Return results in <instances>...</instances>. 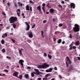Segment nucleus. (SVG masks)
Here are the masks:
<instances>
[{"instance_id":"obj_1","label":"nucleus","mask_w":80,"mask_h":80,"mask_svg":"<svg viewBox=\"0 0 80 80\" xmlns=\"http://www.w3.org/2000/svg\"><path fill=\"white\" fill-rule=\"evenodd\" d=\"M9 21L10 22V23H14V22L17 21V18L16 17H11L9 19Z\"/></svg>"},{"instance_id":"obj_2","label":"nucleus","mask_w":80,"mask_h":80,"mask_svg":"<svg viewBox=\"0 0 80 80\" xmlns=\"http://www.w3.org/2000/svg\"><path fill=\"white\" fill-rule=\"evenodd\" d=\"M75 27L73 28V30L75 32H79L80 31V26L76 24L74 25Z\"/></svg>"},{"instance_id":"obj_3","label":"nucleus","mask_w":80,"mask_h":80,"mask_svg":"<svg viewBox=\"0 0 80 80\" xmlns=\"http://www.w3.org/2000/svg\"><path fill=\"white\" fill-rule=\"evenodd\" d=\"M49 66H50L49 64H48L47 63H44L43 64V65H39L38 68H46V67H49Z\"/></svg>"},{"instance_id":"obj_4","label":"nucleus","mask_w":80,"mask_h":80,"mask_svg":"<svg viewBox=\"0 0 80 80\" xmlns=\"http://www.w3.org/2000/svg\"><path fill=\"white\" fill-rule=\"evenodd\" d=\"M28 35L29 38H33V32L31 31H30L28 33Z\"/></svg>"},{"instance_id":"obj_5","label":"nucleus","mask_w":80,"mask_h":80,"mask_svg":"<svg viewBox=\"0 0 80 80\" xmlns=\"http://www.w3.org/2000/svg\"><path fill=\"white\" fill-rule=\"evenodd\" d=\"M25 23L26 25V27L27 28L26 29V30H30V25H29V24H28V23L27 22H25Z\"/></svg>"},{"instance_id":"obj_6","label":"nucleus","mask_w":80,"mask_h":80,"mask_svg":"<svg viewBox=\"0 0 80 80\" xmlns=\"http://www.w3.org/2000/svg\"><path fill=\"white\" fill-rule=\"evenodd\" d=\"M23 62H24V61L22 59H21L19 60V63H20L21 64V65H22V68H24V67H23Z\"/></svg>"},{"instance_id":"obj_7","label":"nucleus","mask_w":80,"mask_h":80,"mask_svg":"<svg viewBox=\"0 0 80 80\" xmlns=\"http://www.w3.org/2000/svg\"><path fill=\"white\" fill-rule=\"evenodd\" d=\"M74 70L73 67V66L70 65L69 67L68 72H70V71H72V70Z\"/></svg>"},{"instance_id":"obj_8","label":"nucleus","mask_w":80,"mask_h":80,"mask_svg":"<svg viewBox=\"0 0 80 80\" xmlns=\"http://www.w3.org/2000/svg\"><path fill=\"white\" fill-rule=\"evenodd\" d=\"M18 72L17 71L15 72L13 74V76H14L16 77H18Z\"/></svg>"},{"instance_id":"obj_9","label":"nucleus","mask_w":80,"mask_h":80,"mask_svg":"<svg viewBox=\"0 0 80 80\" xmlns=\"http://www.w3.org/2000/svg\"><path fill=\"white\" fill-rule=\"evenodd\" d=\"M70 6L71 8H75V4L73 3H71Z\"/></svg>"},{"instance_id":"obj_10","label":"nucleus","mask_w":80,"mask_h":80,"mask_svg":"<svg viewBox=\"0 0 80 80\" xmlns=\"http://www.w3.org/2000/svg\"><path fill=\"white\" fill-rule=\"evenodd\" d=\"M55 11V10L53 9V8H51L49 10L50 13H54V11Z\"/></svg>"},{"instance_id":"obj_11","label":"nucleus","mask_w":80,"mask_h":80,"mask_svg":"<svg viewBox=\"0 0 80 80\" xmlns=\"http://www.w3.org/2000/svg\"><path fill=\"white\" fill-rule=\"evenodd\" d=\"M37 9L40 12L42 13V11H41V6H39L37 7Z\"/></svg>"},{"instance_id":"obj_12","label":"nucleus","mask_w":80,"mask_h":80,"mask_svg":"<svg viewBox=\"0 0 80 80\" xmlns=\"http://www.w3.org/2000/svg\"><path fill=\"white\" fill-rule=\"evenodd\" d=\"M18 3L19 7H22V6H23V4L22 3H21V2H18Z\"/></svg>"},{"instance_id":"obj_13","label":"nucleus","mask_w":80,"mask_h":80,"mask_svg":"<svg viewBox=\"0 0 80 80\" xmlns=\"http://www.w3.org/2000/svg\"><path fill=\"white\" fill-rule=\"evenodd\" d=\"M24 77L26 79L29 78V75L28 74H25L24 75Z\"/></svg>"},{"instance_id":"obj_14","label":"nucleus","mask_w":80,"mask_h":80,"mask_svg":"<svg viewBox=\"0 0 80 80\" xmlns=\"http://www.w3.org/2000/svg\"><path fill=\"white\" fill-rule=\"evenodd\" d=\"M26 10L28 11H29L30 10V8H29V5H27V6H26Z\"/></svg>"},{"instance_id":"obj_15","label":"nucleus","mask_w":80,"mask_h":80,"mask_svg":"<svg viewBox=\"0 0 80 80\" xmlns=\"http://www.w3.org/2000/svg\"><path fill=\"white\" fill-rule=\"evenodd\" d=\"M18 78H19L20 80H22V78L23 77V76L22 75H20L19 77L18 76V77H17Z\"/></svg>"},{"instance_id":"obj_16","label":"nucleus","mask_w":80,"mask_h":80,"mask_svg":"<svg viewBox=\"0 0 80 80\" xmlns=\"http://www.w3.org/2000/svg\"><path fill=\"white\" fill-rule=\"evenodd\" d=\"M75 45L76 46H77V45H80V42H79V41H76L75 42Z\"/></svg>"},{"instance_id":"obj_17","label":"nucleus","mask_w":80,"mask_h":80,"mask_svg":"<svg viewBox=\"0 0 80 80\" xmlns=\"http://www.w3.org/2000/svg\"><path fill=\"white\" fill-rule=\"evenodd\" d=\"M34 73H35V74H36V75H40V72L38 71V72H33Z\"/></svg>"},{"instance_id":"obj_18","label":"nucleus","mask_w":80,"mask_h":80,"mask_svg":"<svg viewBox=\"0 0 80 80\" xmlns=\"http://www.w3.org/2000/svg\"><path fill=\"white\" fill-rule=\"evenodd\" d=\"M51 75H52V74H50V73L47 74L46 75H45V77H48V76H51Z\"/></svg>"},{"instance_id":"obj_19","label":"nucleus","mask_w":80,"mask_h":80,"mask_svg":"<svg viewBox=\"0 0 80 80\" xmlns=\"http://www.w3.org/2000/svg\"><path fill=\"white\" fill-rule=\"evenodd\" d=\"M13 25V28H16V24L13 23H12L11 24V25Z\"/></svg>"},{"instance_id":"obj_20","label":"nucleus","mask_w":80,"mask_h":80,"mask_svg":"<svg viewBox=\"0 0 80 80\" xmlns=\"http://www.w3.org/2000/svg\"><path fill=\"white\" fill-rule=\"evenodd\" d=\"M1 42L2 45H4V44H5V41L3 39H2L1 40Z\"/></svg>"},{"instance_id":"obj_21","label":"nucleus","mask_w":80,"mask_h":80,"mask_svg":"<svg viewBox=\"0 0 80 80\" xmlns=\"http://www.w3.org/2000/svg\"><path fill=\"white\" fill-rule=\"evenodd\" d=\"M34 73H33V72H32L31 73V76L32 77H34V76H35V74H34Z\"/></svg>"},{"instance_id":"obj_22","label":"nucleus","mask_w":80,"mask_h":80,"mask_svg":"<svg viewBox=\"0 0 80 80\" xmlns=\"http://www.w3.org/2000/svg\"><path fill=\"white\" fill-rule=\"evenodd\" d=\"M62 42V39H59L58 40V43H60Z\"/></svg>"},{"instance_id":"obj_23","label":"nucleus","mask_w":80,"mask_h":80,"mask_svg":"<svg viewBox=\"0 0 80 80\" xmlns=\"http://www.w3.org/2000/svg\"><path fill=\"white\" fill-rule=\"evenodd\" d=\"M19 53L20 55H22V51L20 49L19 50Z\"/></svg>"},{"instance_id":"obj_24","label":"nucleus","mask_w":80,"mask_h":80,"mask_svg":"<svg viewBox=\"0 0 80 80\" xmlns=\"http://www.w3.org/2000/svg\"><path fill=\"white\" fill-rule=\"evenodd\" d=\"M63 26V24L61 23L59 24L58 25V27H62Z\"/></svg>"},{"instance_id":"obj_25","label":"nucleus","mask_w":80,"mask_h":80,"mask_svg":"<svg viewBox=\"0 0 80 80\" xmlns=\"http://www.w3.org/2000/svg\"><path fill=\"white\" fill-rule=\"evenodd\" d=\"M29 2H30V3H32V4H34V3H35V2H33L32 0H29Z\"/></svg>"},{"instance_id":"obj_26","label":"nucleus","mask_w":80,"mask_h":80,"mask_svg":"<svg viewBox=\"0 0 80 80\" xmlns=\"http://www.w3.org/2000/svg\"><path fill=\"white\" fill-rule=\"evenodd\" d=\"M48 58H49V59H51L52 58V56L49 54H48Z\"/></svg>"},{"instance_id":"obj_27","label":"nucleus","mask_w":80,"mask_h":80,"mask_svg":"<svg viewBox=\"0 0 80 80\" xmlns=\"http://www.w3.org/2000/svg\"><path fill=\"white\" fill-rule=\"evenodd\" d=\"M18 12L19 13H20V12H21V11H20V9H18L17 11V13H18Z\"/></svg>"},{"instance_id":"obj_28","label":"nucleus","mask_w":80,"mask_h":80,"mask_svg":"<svg viewBox=\"0 0 80 80\" xmlns=\"http://www.w3.org/2000/svg\"><path fill=\"white\" fill-rule=\"evenodd\" d=\"M49 5H50V3H48V4L46 5V7H48V8H50V7L49 6Z\"/></svg>"},{"instance_id":"obj_29","label":"nucleus","mask_w":80,"mask_h":80,"mask_svg":"<svg viewBox=\"0 0 80 80\" xmlns=\"http://www.w3.org/2000/svg\"><path fill=\"white\" fill-rule=\"evenodd\" d=\"M11 40L12 41V42H13V43H15V40H14V39H13L12 38L11 39Z\"/></svg>"},{"instance_id":"obj_30","label":"nucleus","mask_w":80,"mask_h":80,"mask_svg":"<svg viewBox=\"0 0 80 80\" xmlns=\"http://www.w3.org/2000/svg\"><path fill=\"white\" fill-rule=\"evenodd\" d=\"M2 53H5V49H3L2 50Z\"/></svg>"},{"instance_id":"obj_31","label":"nucleus","mask_w":80,"mask_h":80,"mask_svg":"<svg viewBox=\"0 0 80 80\" xmlns=\"http://www.w3.org/2000/svg\"><path fill=\"white\" fill-rule=\"evenodd\" d=\"M14 5L15 7H16V8H17V7H18V6L17 5V4L15 2L14 3Z\"/></svg>"},{"instance_id":"obj_32","label":"nucleus","mask_w":80,"mask_h":80,"mask_svg":"<svg viewBox=\"0 0 80 80\" xmlns=\"http://www.w3.org/2000/svg\"><path fill=\"white\" fill-rule=\"evenodd\" d=\"M36 24H33L32 26V28H35V27Z\"/></svg>"},{"instance_id":"obj_33","label":"nucleus","mask_w":80,"mask_h":80,"mask_svg":"<svg viewBox=\"0 0 80 80\" xmlns=\"http://www.w3.org/2000/svg\"><path fill=\"white\" fill-rule=\"evenodd\" d=\"M2 15H4L5 16V15H6V14H5V12H3V11L2 12Z\"/></svg>"},{"instance_id":"obj_34","label":"nucleus","mask_w":80,"mask_h":80,"mask_svg":"<svg viewBox=\"0 0 80 80\" xmlns=\"http://www.w3.org/2000/svg\"><path fill=\"white\" fill-rule=\"evenodd\" d=\"M48 80V78H43V80Z\"/></svg>"},{"instance_id":"obj_35","label":"nucleus","mask_w":80,"mask_h":80,"mask_svg":"<svg viewBox=\"0 0 80 80\" xmlns=\"http://www.w3.org/2000/svg\"><path fill=\"white\" fill-rule=\"evenodd\" d=\"M49 70L50 72H52V68H49Z\"/></svg>"},{"instance_id":"obj_36","label":"nucleus","mask_w":80,"mask_h":80,"mask_svg":"<svg viewBox=\"0 0 80 80\" xmlns=\"http://www.w3.org/2000/svg\"><path fill=\"white\" fill-rule=\"evenodd\" d=\"M20 12H17V14L18 16V17H20Z\"/></svg>"},{"instance_id":"obj_37","label":"nucleus","mask_w":80,"mask_h":80,"mask_svg":"<svg viewBox=\"0 0 80 80\" xmlns=\"http://www.w3.org/2000/svg\"><path fill=\"white\" fill-rule=\"evenodd\" d=\"M42 10H43V11L44 12H45V7H42Z\"/></svg>"},{"instance_id":"obj_38","label":"nucleus","mask_w":80,"mask_h":80,"mask_svg":"<svg viewBox=\"0 0 80 80\" xmlns=\"http://www.w3.org/2000/svg\"><path fill=\"white\" fill-rule=\"evenodd\" d=\"M4 72H7L8 73V71L7 69H5L4 70Z\"/></svg>"},{"instance_id":"obj_39","label":"nucleus","mask_w":80,"mask_h":80,"mask_svg":"<svg viewBox=\"0 0 80 80\" xmlns=\"http://www.w3.org/2000/svg\"><path fill=\"white\" fill-rule=\"evenodd\" d=\"M45 5H46V4H45V3H43L42 5V7H45Z\"/></svg>"},{"instance_id":"obj_40","label":"nucleus","mask_w":80,"mask_h":80,"mask_svg":"<svg viewBox=\"0 0 80 80\" xmlns=\"http://www.w3.org/2000/svg\"><path fill=\"white\" fill-rule=\"evenodd\" d=\"M68 63L67 62H66V66H67V67H68V63Z\"/></svg>"},{"instance_id":"obj_41","label":"nucleus","mask_w":80,"mask_h":80,"mask_svg":"<svg viewBox=\"0 0 80 80\" xmlns=\"http://www.w3.org/2000/svg\"><path fill=\"white\" fill-rule=\"evenodd\" d=\"M44 57H47V54L46 53H44Z\"/></svg>"},{"instance_id":"obj_42","label":"nucleus","mask_w":80,"mask_h":80,"mask_svg":"<svg viewBox=\"0 0 80 80\" xmlns=\"http://www.w3.org/2000/svg\"><path fill=\"white\" fill-rule=\"evenodd\" d=\"M69 37L70 38H72V34H70L69 35Z\"/></svg>"},{"instance_id":"obj_43","label":"nucleus","mask_w":80,"mask_h":80,"mask_svg":"<svg viewBox=\"0 0 80 80\" xmlns=\"http://www.w3.org/2000/svg\"><path fill=\"white\" fill-rule=\"evenodd\" d=\"M58 33H59V32H58L56 31L55 32V34H58Z\"/></svg>"},{"instance_id":"obj_44","label":"nucleus","mask_w":80,"mask_h":80,"mask_svg":"<svg viewBox=\"0 0 80 80\" xmlns=\"http://www.w3.org/2000/svg\"><path fill=\"white\" fill-rule=\"evenodd\" d=\"M72 48H73L72 47V46H71L69 49V50H72Z\"/></svg>"},{"instance_id":"obj_45","label":"nucleus","mask_w":80,"mask_h":80,"mask_svg":"<svg viewBox=\"0 0 80 80\" xmlns=\"http://www.w3.org/2000/svg\"><path fill=\"white\" fill-rule=\"evenodd\" d=\"M4 35L5 37H7V33H4Z\"/></svg>"},{"instance_id":"obj_46","label":"nucleus","mask_w":80,"mask_h":80,"mask_svg":"<svg viewBox=\"0 0 80 80\" xmlns=\"http://www.w3.org/2000/svg\"><path fill=\"white\" fill-rule=\"evenodd\" d=\"M7 58H9L10 60H11V57H8V56H7Z\"/></svg>"},{"instance_id":"obj_47","label":"nucleus","mask_w":80,"mask_h":80,"mask_svg":"<svg viewBox=\"0 0 80 80\" xmlns=\"http://www.w3.org/2000/svg\"><path fill=\"white\" fill-rule=\"evenodd\" d=\"M54 69L55 70H57V67H55Z\"/></svg>"},{"instance_id":"obj_48","label":"nucleus","mask_w":80,"mask_h":80,"mask_svg":"<svg viewBox=\"0 0 80 80\" xmlns=\"http://www.w3.org/2000/svg\"><path fill=\"white\" fill-rule=\"evenodd\" d=\"M30 11H31V12L32 11V7H30Z\"/></svg>"},{"instance_id":"obj_49","label":"nucleus","mask_w":80,"mask_h":80,"mask_svg":"<svg viewBox=\"0 0 80 80\" xmlns=\"http://www.w3.org/2000/svg\"><path fill=\"white\" fill-rule=\"evenodd\" d=\"M59 7H60L61 8H63V7H62V6L60 4H59Z\"/></svg>"},{"instance_id":"obj_50","label":"nucleus","mask_w":80,"mask_h":80,"mask_svg":"<svg viewBox=\"0 0 80 80\" xmlns=\"http://www.w3.org/2000/svg\"><path fill=\"white\" fill-rule=\"evenodd\" d=\"M73 46V44L72 43H71V45H69V47H72Z\"/></svg>"},{"instance_id":"obj_51","label":"nucleus","mask_w":80,"mask_h":80,"mask_svg":"<svg viewBox=\"0 0 80 80\" xmlns=\"http://www.w3.org/2000/svg\"><path fill=\"white\" fill-rule=\"evenodd\" d=\"M27 69H31V67H27Z\"/></svg>"},{"instance_id":"obj_52","label":"nucleus","mask_w":80,"mask_h":80,"mask_svg":"<svg viewBox=\"0 0 80 80\" xmlns=\"http://www.w3.org/2000/svg\"><path fill=\"white\" fill-rule=\"evenodd\" d=\"M46 72H50V71L49 69H48L46 70Z\"/></svg>"},{"instance_id":"obj_53","label":"nucleus","mask_w":80,"mask_h":80,"mask_svg":"<svg viewBox=\"0 0 80 80\" xmlns=\"http://www.w3.org/2000/svg\"><path fill=\"white\" fill-rule=\"evenodd\" d=\"M35 71H36V72H39V70L38 69H35Z\"/></svg>"},{"instance_id":"obj_54","label":"nucleus","mask_w":80,"mask_h":80,"mask_svg":"<svg viewBox=\"0 0 80 80\" xmlns=\"http://www.w3.org/2000/svg\"><path fill=\"white\" fill-rule=\"evenodd\" d=\"M38 80H42V78H38Z\"/></svg>"},{"instance_id":"obj_55","label":"nucleus","mask_w":80,"mask_h":80,"mask_svg":"<svg viewBox=\"0 0 80 80\" xmlns=\"http://www.w3.org/2000/svg\"><path fill=\"white\" fill-rule=\"evenodd\" d=\"M41 34H42V35H43V31H41Z\"/></svg>"},{"instance_id":"obj_56","label":"nucleus","mask_w":80,"mask_h":80,"mask_svg":"<svg viewBox=\"0 0 80 80\" xmlns=\"http://www.w3.org/2000/svg\"><path fill=\"white\" fill-rule=\"evenodd\" d=\"M46 22H47V20H44L43 21V23H46Z\"/></svg>"},{"instance_id":"obj_57","label":"nucleus","mask_w":80,"mask_h":80,"mask_svg":"<svg viewBox=\"0 0 80 80\" xmlns=\"http://www.w3.org/2000/svg\"><path fill=\"white\" fill-rule=\"evenodd\" d=\"M72 48H73V49H76V47H75V46H73L72 47Z\"/></svg>"},{"instance_id":"obj_58","label":"nucleus","mask_w":80,"mask_h":80,"mask_svg":"<svg viewBox=\"0 0 80 80\" xmlns=\"http://www.w3.org/2000/svg\"><path fill=\"white\" fill-rule=\"evenodd\" d=\"M62 3V4H64L65 3V2H64V1H62L61 2Z\"/></svg>"},{"instance_id":"obj_59","label":"nucleus","mask_w":80,"mask_h":80,"mask_svg":"<svg viewBox=\"0 0 80 80\" xmlns=\"http://www.w3.org/2000/svg\"><path fill=\"white\" fill-rule=\"evenodd\" d=\"M10 27V26H9L8 27H7V28H6V29L7 30V29H9Z\"/></svg>"},{"instance_id":"obj_60","label":"nucleus","mask_w":80,"mask_h":80,"mask_svg":"<svg viewBox=\"0 0 80 80\" xmlns=\"http://www.w3.org/2000/svg\"><path fill=\"white\" fill-rule=\"evenodd\" d=\"M53 40H54L53 41L55 42V41H56V38H53Z\"/></svg>"},{"instance_id":"obj_61","label":"nucleus","mask_w":80,"mask_h":80,"mask_svg":"<svg viewBox=\"0 0 80 80\" xmlns=\"http://www.w3.org/2000/svg\"><path fill=\"white\" fill-rule=\"evenodd\" d=\"M7 5H8V6L9 7V6H10V4L9 3V2H8L7 3Z\"/></svg>"},{"instance_id":"obj_62","label":"nucleus","mask_w":80,"mask_h":80,"mask_svg":"<svg viewBox=\"0 0 80 80\" xmlns=\"http://www.w3.org/2000/svg\"><path fill=\"white\" fill-rule=\"evenodd\" d=\"M62 44H64L65 43V41H63L62 42Z\"/></svg>"},{"instance_id":"obj_63","label":"nucleus","mask_w":80,"mask_h":80,"mask_svg":"<svg viewBox=\"0 0 80 80\" xmlns=\"http://www.w3.org/2000/svg\"><path fill=\"white\" fill-rule=\"evenodd\" d=\"M59 77L60 78H62V76H61V75H59Z\"/></svg>"},{"instance_id":"obj_64","label":"nucleus","mask_w":80,"mask_h":80,"mask_svg":"<svg viewBox=\"0 0 80 80\" xmlns=\"http://www.w3.org/2000/svg\"><path fill=\"white\" fill-rule=\"evenodd\" d=\"M78 60H80V58L79 57H78Z\"/></svg>"}]
</instances>
